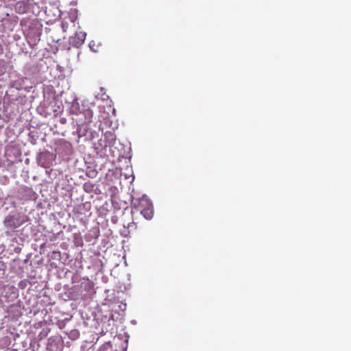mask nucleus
I'll use <instances>...</instances> for the list:
<instances>
[{
    "label": "nucleus",
    "instance_id": "obj_9",
    "mask_svg": "<svg viewBox=\"0 0 351 351\" xmlns=\"http://www.w3.org/2000/svg\"><path fill=\"white\" fill-rule=\"evenodd\" d=\"M28 191H29L30 193H32V191L30 189H28Z\"/></svg>",
    "mask_w": 351,
    "mask_h": 351
},
{
    "label": "nucleus",
    "instance_id": "obj_1",
    "mask_svg": "<svg viewBox=\"0 0 351 351\" xmlns=\"http://www.w3.org/2000/svg\"><path fill=\"white\" fill-rule=\"evenodd\" d=\"M134 208L139 211L147 219H151L154 215L153 206L147 196H143L138 200V203L134 202Z\"/></svg>",
    "mask_w": 351,
    "mask_h": 351
},
{
    "label": "nucleus",
    "instance_id": "obj_3",
    "mask_svg": "<svg viewBox=\"0 0 351 351\" xmlns=\"http://www.w3.org/2000/svg\"><path fill=\"white\" fill-rule=\"evenodd\" d=\"M5 223L10 228H16L22 225V222L14 216L9 215L5 218Z\"/></svg>",
    "mask_w": 351,
    "mask_h": 351
},
{
    "label": "nucleus",
    "instance_id": "obj_5",
    "mask_svg": "<svg viewBox=\"0 0 351 351\" xmlns=\"http://www.w3.org/2000/svg\"><path fill=\"white\" fill-rule=\"evenodd\" d=\"M15 9L19 12H25L27 10V5L24 1H18L15 5Z\"/></svg>",
    "mask_w": 351,
    "mask_h": 351
},
{
    "label": "nucleus",
    "instance_id": "obj_8",
    "mask_svg": "<svg viewBox=\"0 0 351 351\" xmlns=\"http://www.w3.org/2000/svg\"><path fill=\"white\" fill-rule=\"evenodd\" d=\"M105 138H108L111 141H114L115 140L114 136L111 132H107L104 134Z\"/></svg>",
    "mask_w": 351,
    "mask_h": 351
},
{
    "label": "nucleus",
    "instance_id": "obj_4",
    "mask_svg": "<svg viewBox=\"0 0 351 351\" xmlns=\"http://www.w3.org/2000/svg\"><path fill=\"white\" fill-rule=\"evenodd\" d=\"M86 38V34L84 32H80L79 33H76L75 36L74 37V40L77 39V41L74 40L75 45H82Z\"/></svg>",
    "mask_w": 351,
    "mask_h": 351
},
{
    "label": "nucleus",
    "instance_id": "obj_2",
    "mask_svg": "<svg viewBox=\"0 0 351 351\" xmlns=\"http://www.w3.org/2000/svg\"><path fill=\"white\" fill-rule=\"evenodd\" d=\"M93 116V112L90 108H83L79 111V113L75 117H72V120L77 126H82L84 124L90 123Z\"/></svg>",
    "mask_w": 351,
    "mask_h": 351
},
{
    "label": "nucleus",
    "instance_id": "obj_6",
    "mask_svg": "<svg viewBox=\"0 0 351 351\" xmlns=\"http://www.w3.org/2000/svg\"><path fill=\"white\" fill-rule=\"evenodd\" d=\"M80 110L78 104H73L69 109V114L72 115V117H75Z\"/></svg>",
    "mask_w": 351,
    "mask_h": 351
},
{
    "label": "nucleus",
    "instance_id": "obj_7",
    "mask_svg": "<svg viewBox=\"0 0 351 351\" xmlns=\"http://www.w3.org/2000/svg\"><path fill=\"white\" fill-rule=\"evenodd\" d=\"M112 344L108 341L104 343L98 350V351H109L112 348Z\"/></svg>",
    "mask_w": 351,
    "mask_h": 351
}]
</instances>
